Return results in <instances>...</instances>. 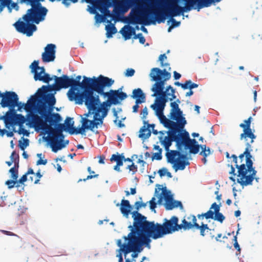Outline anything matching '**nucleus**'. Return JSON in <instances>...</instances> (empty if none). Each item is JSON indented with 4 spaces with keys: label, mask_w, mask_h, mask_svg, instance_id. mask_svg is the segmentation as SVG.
Listing matches in <instances>:
<instances>
[{
    "label": "nucleus",
    "mask_w": 262,
    "mask_h": 262,
    "mask_svg": "<svg viewBox=\"0 0 262 262\" xmlns=\"http://www.w3.org/2000/svg\"><path fill=\"white\" fill-rule=\"evenodd\" d=\"M35 123L30 124L38 127L48 134L47 140L50 143L52 151L54 152L65 147L69 143V140L64 141V136L62 134L63 130H67L64 124L55 122L51 124L43 120L39 116H33Z\"/></svg>",
    "instance_id": "5"
},
{
    "label": "nucleus",
    "mask_w": 262,
    "mask_h": 262,
    "mask_svg": "<svg viewBox=\"0 0 262 262\" xmlns=\"http://www.w3.org/2000/svg\"><path fill=\"white\" fill-rule=\"evenodd\" d=\"M233 241L234 243V247L239 252H241V248L239 247V245L238 244L236 235L234 236Z\"/></svg>",
    "instance_id": "56"
},
{
    "label": "nucleus",
    "mask_w": 262,
    "mask_h": 262,
    "mask_svg": "<svg viewBox=\"0 0 262 262\" xmlns=\"http://www.w3.org/2000/svg\"><path fill=\"white\" fill-rule=\"evenodd\" d=\"M132 217L134 220V226L139 233L137 238H134L135 242L139 243V242L142 241V244H146V247L149 249L150 248V237L156 239L165 235L182 229L183 226L178 224L179 219L176 216H172L170 220L165 219L163 224L148 221L146 216L137 211L132 212Z\"/></svg>",
    "instance_id": "1"
},
{
    "label": "nucleus",
    "mask_w": 262,
    "mask_h": 262,
    "mask_svg": "<svg viewBox=\"0 0 262 262\" xmlns=\"http://www.w3.org/2000/svg\"><path fill=\"white\" fill-rule=\"evenodd\" d=\"M123 28L127 29V30H129V33L130 38H131V36L133 35H134V36H135V35H136V34L135 29L133 27L130 26L129 25H126V26H125L123 27Z\"/></svg>",
    "instance_id": "45"
},
{
    "label": "nucleus",
    "mask_w": 262,
    "mask_h": 262,
    "mask_svg": "<svg viewBox=\"0 0 262 262\" xmlns=\"http://www.w3.org/2000/svg\"><path fill=\"white\" fill-rule=\"evenodd\" d=\"M171 107L170 115V119L172 120H178L184 125L186 124L185 118L183 117V112L180 109L178 104L176 102H172L170 103Z\"/></svg>",
    "instance_id": "18"
},
{
    "label": "nucleus",
    "mask_w": 262,
    "mask_h": 262,
    "mask_svg": "<svg viewBox=\"0 0 262 262\" xmlns=\"http://www.w3.org/2000/svg\"><path fill=\"white\" fill-rule=\"evenodd\" d=\"M120 160H121L120 159V157H118V156L115 154H113L110 159L111 162L115 161L117 163Z\"/></svg>",
    "instance_id": "62"
},
{
    "label": "nucleus",
    "mask_w": 262,
    "mask_h": 262,
    "mask_svg": "<svg viewBox=\"0 0 262 262\" xmlns=\"http://www.w3.org/2000/svg\"><path fill=\"white\" fill-rule=\"evenodd\" d=\"M167 170V169L166 168L163 167L162 169L159 170L158 172L160 176L161 177H162L166 175Z\"/></svg>",
    "instance_id": "63"
},
{
    "label": "nucleus",
    "mask_w": 262,
    "mask_h": 262,
    "mask_svg": "<svg viewBox=\"0 0 262 262\" xmlns=\"http://www.w3.org/2000/svg\"><path fill=\"white\" fill-rule=\"evenodd\" d=\"M197 220L196 216L193 214H189L185 215L182 221V229L184 230H188L192 229L195 226H193L194 224H197Z\"/></svg>",
    "instance_id": "19"
},
{
    "label": "nucleus",
    "mask_w": 262,
    "mask_h": 262,
    "mask_svg": "<svg viewBox=\"0 0 262 262\" xmlns=\"http://www.w3.org/2000/svg\"><path fill=\"white\" fill-rule=\"evenodd\" d=\"M141 119L144 120H146V118L147 116L148 115V109L146 106H145L141 112Z\"/></svg>",
    "instance_id": "47"
},
{
    "label": "nucleus",
    "mask_w": 262,
    "mask_h": 262,
    "mask_svg": "<svg viewBox=\"0 0 262 262\" xmlns=\"http://www.w3.org/2000/svg\"><path fill=\"white\" fill-rule=\"evenodd\" d=\"M252 117H250L248 119L244 120V123H241L239 127L243 129V133L240 135V139L245 141L250 139V143H253L256 136L254 134L251 128V122Z\"/></svg>",
    "instance_id": "16"
},
{
    "label": "nucleus",
    "mask_w": 262,
    "mask_h": 262,
    "mask_svg": "<svg viewBox=\"0 0 262 262\" xmlns=\"http://www.w3.org/2000/svg\"><path fill=\"white\" fill-rule=\"evenodd\" d=\"M132 97L134 98H145L142 90L139 88L133 91Z\"/></svg>",
    "instance_id": "36"
},
{
    "label": "nucleus",
    "mask_w": 262,
    "mask_h": 262,
    "mask_svg": "<svg viewBox=\"0 0 262 262\" xmlns=\"http://www.w3.org/2000/svg\"><path fill=\"white\" fill-rule=\"evenodd\" d=\"M132 206L128 200H122L120 204V211L122 214L125 217H127L130 213Z\"/></svg>",
    "instance_id": "25"
},
{
    "label": "nucleus",
    "mask_w": 262,
    "mask_h": 262,
    "mask_svg": "<svg viewBox=\"0 0 262 262\" xmlns=\"http://www.w3.org/2000/svg\"><path fill=\"white\" fill-rule=\"evenodd\" d=\"M31 7L23 17L25 22L19 20L13 25L18 32L26 34L28 36H32L37 29L36 26L31 22L38 24L45 20L48 12V9L42 6L41 3Z\"/></svg>",
    "instance_id": "6"
},
{
    "label": "nucleus",
    "mask_w": 262,
    "mask_h": 262,
    "mask_svg": "<svg viewBox=\"0 0 262 262\" xmlns=\"http://www.w3.org/2000/svg\"><path fill=\"white\" fill-rule=\"evenodd\" d=\"M5 184L7 185L9 189H12L14 186L18 188L19 187V185L18 184L17 180H9L5 182Z\"/></svg>",
    "instance_id": "37"
},
{
    "label": "nucleus",
    "mask_w": 262,
    "mask_h": 262,
    "mask_svg": "<svg viewBox=\"0 0 262 262\" xmlns=\"http://www.w3.org/2000/svg\"><path fill=\"white\" fill-rule=\"evenodd\" d=\"M126 168L128 169L129 171H133V173H135L137 171L138 167L137 165L133 163L131 165H128Z\"/></svg>",
    "instance_id": "53"
},
{
    "label": "nucleus",
    "mask_w": 262,
    "mask_h": 262,
    "mask_svg": "<svg viewBox=\"0 0 262 262\" xmlns=\"http://www.w3.org/2000/svg\"><path fill=\"white\" fill-rule=\"evenodd\" d=\"M120 32L125 40L130 39L129 30L123 28L120 31Z\"/></svg>",
    "instance_id": "44"
},
{
    "label": "nucleus",
    "mask_w": 262,
    "mask_h": 262,
    "mask_svg": "<svg viewBox=\"0 0 262 262\" xmlns=\"http://www.w3.org/2000/svg\"><path fill=\"white\" fill-rule=\"evenodd\" d=\"M128 228L130 229V232L128 233L127 236H124L123 237L125 241H128L127 244H122V240L119 239L117 241V245L120 248L118 250L119 253L117 254V257L119 258V262H123V259L122 255L123 253L125 256L129 253L131 252H141L143 250L142 246L145 245L146 244H142V242H139V243H136L134 241V238H137L139 236V231H137L136 229V227L133 225H129Z\"/></svg>",
    "instance_id": "7"
},
{
    "label": "nucleus",
    "mask_w": 262,
    "mask_h": 262,
    "mask_svg": "<svg viewBox=\"0 0 262 262\" xmlns=\"http://www.w3.org/2000/svg\"><path fill=\"white\" fill-rule=\"evenodd\" d=\"M75 83H53L52 85V90L54 91H59L61 88H68L70 87V89L72 88Z\"/></svg>",
    "instance_id": "31"
},
{
    "label": "nucleus",
    "mask_w": 262,
    "mask_h": 262,
    "mask_svg": "<svg viewBox=\"0 0 262 262\" xmlns=\"http://www.w3.org/2000/svg\"><path fill=\"white\" fill-rule=\"evenodd\" d=\"M165 199L164 206L167 210H172L174 208L179 207L181 209L183 208V205L180 201L174 200L172 195L169 191H167L166 188H163L161 194L158 196V203L161 204L163 199Z\"/></svg>",
    "instance_id": "14"
},
{
    "label": "nucleus",
    "mask_w": 262,
    "mask_h": 262,
    "mask_svg": "<svg viewBox=\"0 0 262 262\" xmlns=\"http://www.w3.org/2000/svg\"><path fill=\"white\" fill-rule=\"evenodd\" d=\"M173 27H178L180 25V21H177L175 19L171 18L170 19Z\"/></svg>",
    "instance_id": "64"
},
{
    "label": "nucleus",
    "mask_w": 262,
    "mask_h": 262,
    "mask_svg": "<svg viewBox=\"0 0 262 262\" xmlns=\"http://www.w3.org/2000/svg\"><path fill=\"white\" fill-rule=\"evenodd\" d=\"M2 100L0 103L3 107H9V111L14 110L17 105L18 97L17 95L14 92H7L5 93H2Z\"/></svg>",
    "instance_id": "15"
},
{
    "label": "nucleus",
    "mask_w": 262,
    "mask_h": 262,
    "mask_svg": "<svg viewBox=\"0 0 262 262\" xmlns=\"http://www.w3.org/2000/svg\"><path fill=\"white\" fill-rule=\"evenodd\" d=\"M251 164L249 166V164L246 165L245 164H242L240 165H236L235 167L237 169V183L242 186H247L252 184L254 179L258 181V179L255 178L256 170L253 167V161H251Z\"/></svg>",
    "instance_id": "9"
},
{
    "label": "nucleus",
    "mask_w": 262,
    "mask_h": 262,
    "mask_svg": "<svg viewBox=\"0 0 262 262\" xmlns=\"http://www.w3.org/2000/svg\"><path fill=\"white\" fill-rule=\"evenodd\" d=\"M189 164V162L187 160H181L178 159L173 164V168L176 171H177L178 170H182L185 169L186 165H188Z\"/></svg>",
    "instance_id": "29"
},
{
    "label": "nucleus",
    "mask_w": 262,
    "mask_h": 262,
    "mask_svg": "<svg viewBox=\"0 0 262 262\" xmlns=\"http://www.w3.org/2000/svg\"><path fill=\"white\" fill-rule=\"evenodd\" d=\"M199 146V148L201 147L202 148V151L200 152V154L203 157H207L210 154V150L209 147L206 148V146L205 145H199L198 143H196Z\"/></svg>",
    "instance_id": "38"
},
{
    "label": "nucleus",
    "mask_w": 262,
    "mask_h": 262,
    "mask_svg": "<svg viewBox=\"0 0 262 262\" xmlns=\"http://www.w3.org/2000/svg\"><path fill=\"white\" fill-rule=\"evenodd\" d=\"M27 175L25 173L19 179L18 181H17L18 184H24L25 182H26L27 180Z\"/></svg>",
    "instance_id": "61"
},
{
    "label": "nucleus",
    "mask_w": 262,
    "mask_h": 262,
    "mask_svg": "<svg viewBox=\"0 0 262 262\" xmlns=\"http://www.w3.org/2000/svg\"><path fill=\"white\" fill-rule=\"evenodd\" d=\"M193 226H195L194 227V228L200 230V235L202 236H204L205 235V230H210L209 228L208 225L204 223H202L201 225H200L198 223L194 224Z\"/></svg>",
    "instance_id": "34"
},
{
    "label": "nucleus",
    "mask_w": 262,
    "mask_h": 262,
    "mask_svg": "<svg viewBox=\"0 0 262 262\" xmlns=\"http://www.w3.org/2000/svg\"><path fill=\"white\" fill-rule=\"evenodd\" d=\"M156 199L155 197H153L151 200L149 201V203L150 205V209L151 210H154L155 212H156V210H155V208L156 207V203L155 202Z\"/></svg>",
    "instance_id": "50"
},
{
    "label": "nucleus",
    "mask_w": 262,
    "mask_h": 262,
    "mask_svg": "<svg viewBox=\"0 0 262 262\" xmlns=\"http://www.w3.org/2000/svg\"><path fill=\"white\" fill-rule=\"evenodd\" d=\"M147 205V203H143L141 202L137 201L135 203V206L136 210L135 211H137L138 212V210L141 207H145Z\"/></svg>",
    "instance_id": "43"
},
{
    "label": "nucleus",
    "mask_w": 262,
    "mask_h": 262,
    "mask_svg": "<svg viewBox=\"0 0 262 262\" xmlns=\"http://www.w3.org/2000/svg\"><path fill=\"white\" fill-rule=\"evenodd\" d=\"M70 82H81V76L80 75L75 76L74 75V76L70 77Z\"/></svg>",
    "instance_id": "55"
},
{
    "label": "nucleus",
    "mask_w": 262,
    "mask_h": 262,
    "mask_svg": "<svg viewBox=\"0 0 262 262\" xmlns=\"http://www.w3.org/2000/svg\"><path fill=\"white\" fill-rule=\"evenodd\" d=\"M167 57L165 54H161L159 57V61L162 67L168 68V71L166 69L161 70L158 68L151 69L149 77L151 80L154 82H166L171 78V73L169 71L171 70L169 64L164 63V60L167 59Z\"/></svg>",
    "instance_id": "10"
},
{
    "label": "nucleus",
    "mask_w": 262,
    "mask_h": 262,
    "mask_svg": "<svg viewBox=\"0 0 262 262\" xmlns=\"http://www.w3.org/2000/svg\"><path fill=\"white\" fill-rule=\"evenodd\" d=\"M191 83H174L177 85H181V87L184 89H189L190 84Z\"/></svg>",
    "instance_id": "57"
},
{
    "label": "nucleus",
    "mask_w": 262,
    "mask_h": 262,
    "mask_svg": "<svg viewBox=\"0 0 262 262\" xmlns=\"http://www.w3.org/2000/svg\"><path fill=\"white\" fill-rule=\"evenodd\" d=\"M167 88H170V90L165 94V98H167V100L168 99L169 100L172 101L174 99L176 98L175 96V90L173 89L171 86H168Z\"/></svg>",
    "instance_id": "35"
},
{
    "label": "nucleus",
    "mask_w": 262,
    "mask_h": 262,
    "mask_svg": "<svg viewBox=\"0 0 262 262\" xmlns=\"http://www.w3.org/2000/svg\"><path fill=\"white\" fill-rule=\"evenodd\" d=\"M210 209H213L215 210V213L213 220L222 223L225 220V217L222 213L220 212V205H217L216 203H213L211 205Z\"/></svg>",
    "instance_id": "28"
},
{
    "label": "nucleus",
    "mask_w": 262,
    "mask_h": 262,
    "mask_svg": "<svg viewBox=\"0 0 262 262\" xmlns=\"http://www.w3.org/2000/svg\"><path fill=\"white\" fill-rule=\"evenodd\" d=\"M23 126H19V130L18 131L19 134H23L24 135H28L29 134L27 130L22 127Z\"/></svg>",
    "instance_id": "59"
},
{
    "label": "nucleus",
    "mask_w": 262,
    "mask_h": 262,
    "mask_svg": "<svg viewBox=\"0 0 262 262\" xmlns=\"http://www.w3.org/2000/svg\"><path fill=\"white\" fill-rule=\"evenodd\" d=\"M183 148V147H182ZM182 148L181 149H178V150H173L169 151V149L168 150H166L167 152L166 154V157L167 158V160L168 163H170L171 164H173L176 160H177L178 159V155L179 154V150H181Z\"/></svg>",
    "instance_id": "27"
},
{
    "label": "nucleus",
    "mask_w": 262,
    "mask_h": 262,
    "mask_svg": "<svg viewBox=\"0 0 262 262\" xmlns=\"http://www.w3.org/2000/svg\"><path fill=\"white\" fill-rule=\"evenodd\" d=\"M35 178L34 181V184H38L40 181V179L42 177V174H41L39 171L35 173Z\"/></svg>",
    "instance_id": "54"
},
{
    "label": "nucleus",
    "mask_w": 262,
    "mask_h": 262,
    "mask_svg": "<svg viewBox=\"0 0 262 262\" xmlns=\"http://www.w3.org/2000/svg\"><path fill=\"white\" fill-rule=\"evenodd\" d=\"M134 39L138 38L139 40L140 43L141 44H144L145 42V38L143 36L142 33H139L137 35H135V36H134Z\"/></svg>",
    "instance_id": "46"
},
{
    "label": "nucleus",
    "mask_w": 262,
    "mask_h": 262,
    "mask_svg": "<svg viewBox=\"0 0 262 262\" xmlns=\"http://www.w3.org/2000/svg\"><path fill=\"white\" fill-rule=\"evenodd\" d=\"M4 119L6 127L9 129L10 126H13L15 125L23 126L24 123L27 120V115L26 118L21 114H17L15 110L8 111L5 116L2 117Z\"/></svg>",
    "instance_id": "12"
},
{
    "label": "nucleus",
    "mask_w": 262,
    "mask_h": 262,
    "mask_svg": "<svg viewBox=\"0 0 262 262\" xmlns=\"http://www.w3.org/2000/svg\"><path fill=\"white\" fill-rule=\"evenodd\" d=\"M165 83H155L151 89L152 91L154 92L152 95L153 96H159V97L165 96V94L170 90V88H166L164 91L165 88L164 84Z\"/></svg>",
    "instance_id": "22"
},
{
    "label": "nucleus",
    "mask_w": 262,
    "mask_h": 262,
    "mask_svg": "<svg viewBox=\"0 0 262 262\" xmlns=\"http://www.w3.org/2000/svg\"><path fill=\"white\" fill-rule=\"evenodd\" d=\"M162 149H159V151L158 152L155 153L153 155V157L152 158V160L156 159L157 160H160L162 159Z\"/></svg>",
    "instance_id": "49"
},
{
    "label": "nucleus",
    "mask_w": 262,
    "mask_h": 262,
    "mask_svg": "<svg viewBox=\"0 0 262 262\" xmlns=\"http://www.w3.org/2000/svg\"><path fill=\"white\" fill-rule=\"evenodd\" d=\"M29 141L28 139H24V141H19V147L23 150H24L25 148L29 145Z\"/></svg>",
    "instance_id": "41"
},
{
    "label": "nucleus",
    "mask_w": 262,
    "mask_h": 262,
    "mask_svg": "<svg viewBox=\"0 0 262 262\" xmlns=\"http://www.w3.org/2000/svg\"><path fill=\"white\" fill-rule=\"evenodd\" d=\"M51 81L54 80V82H70V77L66 75L62 74L60 76L56 75H51Z\"/></svg>",
    "instance_id": "32"
},
{
    "label": "nucleus",
    "mask_w": 262,
    "mask_h": 262,
    "mask_svg": "<svg viewBox=\"0 0 262 262\" xmlns=\"http://www.w3.org/2000/svg\"><path fill=\"white\" fill-rule=\"evenodd\" d=\"M107 22L110 24L105 26V30L106 31V35L107 38L112 37L113 34L116 33L117 30L114 25L111 24V20H107Z\"/></svg>",
    "instance_id": "30"
},
{
    "label": "nucleus",
    "mask_w": 262,
    "mask_h": 262,
    "mask_svg": "<svg viewBox=\"0 0 262 262\" xmlns=\"http://www.w3.org/2000/svg\"><path fill=\"white\" fill-rule=\"evenodd\" d=\"M113 83H75L67 93L70 101H75L81 104L84 101L86 106L96 108V105H100L99 96L94 95V92L106 96L108 93L104 92V88L110 86Z\"/></svg>",
    "instance_id": "4"
},
{
    "label": "nucleus",
    "mask_w": 262,
    "mask_h": 262,
    "mask_svg": "<svg viewBox=\"0 0 262 262\" xmlns=\"http://www.w3.org/2000/svg\"><path fill=\"white\" fill-rule=\"evenodd\" d=\"M246 142V147L245 151L239 156V158L242 161L244 156L246 158V165L249 164L250 166L251 164V161H252V156L251 155V151L252 150V147L251 145L252 143L250 141H247Z\"/></svg>",
    "instance_id": "23"
},
{
    "label": "nucleus",
    "mask_w": 262,
    "mask_h": 262,
    "mask_svg": "<svg viewBox=\"0 0 262 262\" xmlns=\"http://www.w3.org/2000/svg\"><path fill=\"white\" fill-rule=\"evenodd\" d=\"M167 101L165 96L159 97L156 99L155 103L151 105L150 107L156 111V114L161 113L163 112Z\"/></svg>",
    "instance_id": "21"
},
{
    "label": "nucleus",
    "mask_w": 262,
    "mask_h": 262,
    "mask_svg": "<svg viewBox=\"0 0 262 262\" xmlns=\"http://www.w3.org/2000/svg\"><path fill=\"white\" fill-rule=\"evenodd\" d=\"M28 104V102L26 104L23 103L21 102H19L18 100H17V105L16 106H17L18 107V111H21V109L24 108V109L25 110V106Z\"/></svg>",
    "instance_id": "58"
},
{
    "label": "nucleus",
    "mask_w": 262,
    "mask_h": 262,
    "mask_svg": "<svg viewBox=\"0 0 262 262\" xmlns=\"http://www.w3.org/2000/svg\"><path fill=\"white\" fill-rule=\"evenodd\" d=\"M9 172L11 173V178L13 180H17L18 177V170L16 169L15 168H11L9 170Z\"/></svg>",
    "instance_id": "40"
},
{
    "label": "nucleus",
    "mask_w": 262,
    "mask_h": 262,
    "mask_svg": "<svg viewBox=\"0 0 262 262\" xmlns=\"http://www.w3.org/2000/svg\"><path fill=\"white\" fill-rule=\"evenodd\" d=\"M135 73V71L134 69L132 68H128L126 69L124 75L126 77H132L133 76Z\"/></svg>",
    "instance_id": "48"
},
{
    "label": "nucleus",
    "mask_w": 262,
    "mask_h": 262,
    "mask_svg": "<svg viewBox=\"0 0 262 262\" xmlns=\"http://www.w3.org/2000/svg\"><path fill=\"white\" fill-rule=\"evenodd\" d=\"M84 1L91 5L88 6L87 11L91 14L95 15V19L97 23L105 21L106 17L110 16L109 8L111 5L108 3L109 0Z\"/></svg>",
    "instance_id": "8"
},
{
    "label": "nucleus",
    "mask_w": 262,
    "mask_h": 262,
    "mask_svg": "<svg viewBox=\"0 0 262 262\" xmlns=\"http://www.w3.org/2000/svg\"><path fill=\"white\" fill-rule=\"evenodd\" d=\"M81 82H114V80L112 78L100 75L98 77L94 76L92 78L84 76Z\"/></svg>",
    "instance_id": "24"
},
{
    "label": "nucleus",
    "mask_w": 262,
    "mask_h": 262,
    "mask_svg": "<svg viewBox=\"0 0 262 262\" xmlns=\"http://www.w3.org/2000/svg\"><path fill=\"white\" fill-rule=\"evenodd\" d=\"M11 0H0V13L2 12L5 7L9 8Z\"/></svg>",
    "instance_id": "39"
},
{
    "label": "nucleus",
    "mask_w": 262,
    "mask_h": 262,
    "mask_svg": "<svg viewBox=\"0 0 262 262\" xmlns=\"http://www.w3.org/2000/svg\"><path fill=\"white\" fill-rule=\"evenodd\" d=\"M143 126L141 127L139 130V134L138 137L142 139H146L150 137L151 136V130L146 126L147 121L144 120L143 121Z\"/></svg>",
    "instance_id": "26"
},
{
    "label": "nucleus",
    "mask_w": 262,
    "mask_h": 262,
    "mask_svg": "<svg viewBox=\"0 0 262 262\" xmlns=\"http://www.w3.org/2000/svg\"><path fill=\"white\" fill-rule=\"evenodd\" d=\"M47 87L43 86L28 100L25 111L27 112V120L29 124L35 122L33 116H38L36 113L40 115L41 118H44L46 122L51 124L55 122L61 121V117L59 114L51 113L56 100L54 96L47 94Z\"/></svg>",
    "instance_id": "3"
},
{
    "label": "nucleus",
    "mask_w": 262,
    "mask_h": 262,
    "mask_svg": "<svg viewBox=\"0 0 262 262\" xmlns=\"http://www.w3.org/2000/svg\"><path fill=\"white\" fill-rule=\"evenodd\" d=\"M41 155H42L41 154H38L37 155V157L40 158V159H39L37 161V162H36V165H46L47 163V160L46 159V160H42V159H41Z\"/></svg>",
    "instance_id": "51"
},
{
    "label": "nucleus",
    "mask_w": 262,
    "mask_h": 262,
    "mask_svg": "<svg viewBox=\"0 0 262 262\" xmlns=\"http://www.w3.org/2000/svg\"><path fill=\"white\" fill-rule=\"evenodd\" d=\"M56 46L54 44H48L45 48V51L42 53L41 59L43 62L53 61L55 59Z\"/></svg>",
    "instance_id": "17"
},
{
    "label": "nucleus",
    "mask_w": 262,
    "mask_h": 262,
    "mask_svg": "<svg viewBox=\"0 0 262 262\" xmlns=\"http://www.w3.org/2000/svg\"><path fill=\"white\" fill-rule=\"evenodd\" d=\"M116 93L117 94V96L119 100H123L127 96L125 93L122 92H118L116 91Z\"/></svg>",
    "instance_id": "52"
},
{
    "label": "nucleus",
    "mask_w": 262,
    "mask_h": 262,
    "mask_svg": "<svg viewBox=\"0 0 262 262\" xmlns=\"http://www.w3.org/2000/svg\"><path fill=\"white\" fill-rule=\"evenodd\" d=\"M81 122V127L77 128L73 126L74 122L72 120V118L67 117L65 120L66 128H67V129H68L69 133L71 135H83L85 133V129H89L94 132V127L96 126L97 123H95L94 121H90L86 118H82Z\"/></svg>",
    "instance_id": "11"
},
{
    "label": "nucleus",
    "mask_w": 262,
    "mask_h": 262,
    "mask_svg": "<svg viewBox=\"0 0 262 262\" xmlns=\"http://www.w3.org/2000/svg\"><path fill=\"white\" fill-rule=\"evenodd\" d=\"M29 68L31 73L33 74L34 79L35 81L41 82H50L51 81V75L46 73L43 67L39 66L38 60H34L30 65Z\"/></svg>",
    "instance_id": "13"
},
{
    "label": "nucleus",
    "mask_w": 262,
    "mask_h": 262,
    "mask_svg": "<svg viewBox=\"0 0 262 262\" xmlns=\"http://www.w3.org/2000/svg\"><path fill=\"white\" fill-rule=\"evenodd\" d=\"M86 106L88 110H90V112L93 111L92 114H94V119L92 121H94L95 123H97V124L94 127V128H97L98 125L102 124L103 123V118L105 116L106 113L104 112L103 113L102 117L98 118L99 116L100 112L102 111V108L100 107V105H96V108H93L89 105Z\"/></svg>",
    "instance_id": "20"
},
{
    "label": "nucleus",
    "mask_w": 262,
    "mask_h": 262,
    "mask_svg": "<svg viewBox=\"0 0 262 262\" xmlns=\"http://www.w3.org/2000/svg\"><path fill=\"white\" fill-rule=\"evenodd\" d=\"M106 96L108 97V102L110 103V104H113L116 105L119 103V100L118 98L116 91L113 94H110L108 93V95H106Z\"/></svg>",
    "instance_id": "33"
},
{
    "label": "nucleus",
    "mask_w": 262,
    "mask_h": 262,
    "mask_svg": "<svg viewBox=\"0 0 262 262\" xmlns=\"http://www.w3.org/2000/svg\"><path fill=\"white\" fill-rule=\"evenodd\" d=\"M19 155L16 154L15 151H13L10 156L11 160L14 162L16 159H19Z\"/></svg>",
    "instance_id": "60"
},
{
    "label": "nucleus",
    "mask_w": 262,
    "mask_h": 262,
    "mask_svg": "<svg viewBox=\"0 0 262 262\" xmlns=\"http://www.w3.org/2000/svg\"><path fill=\"white\" fill-rule=\"evenodd\" d=\"M160 122L169 129L166 132L167 136L159 137V140L164 147L165 150H168L169 147L171 145L172 142L174 141L177 148L181 149L184 147L185 149H189V152L196 154L199 151V146L196 144L197 141L194 139H190L189 133L183 130L185 125L178 120H174V122L167 119L163 113L157 114Z\"/></svg>",
    "instance_id": "2"
},
{
    "label": "nucleus",
    "mask_w": 262,
    "mask_h": 262,
    "mask_svg": "<svg viewBox=\"0 0 262 262\" xmlns=\"http://www.w3.org/2000/svg\"><path fill=\"white\" fill-rule=\"evenodd\" d=\"M212 209L210 208L207 212L204 213L205 217L206 219H213L215 213V210L214 211L211 210Z\"/></svg>",
    "instance_id": "42"
}]
</instances>
